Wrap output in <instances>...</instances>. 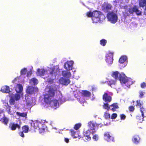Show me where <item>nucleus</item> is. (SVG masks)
Returning a JSON list of instances; mask_svg holds the SVG:
<instances>
[{"label":"nucleus","mask_w":146,"mask_h":146,"mask_svg":"<svg viewBox=\"0 0 146 146\" xmlns=\"http://www.w3.org/2000/svg\"><path fill=\"white\" fill-rule=\"evenodd\" d=\"M105 19L104 15L100 12L97 11H93V16L92 18L93 23H97Z\"/></svg>","instance_id":"1"},{"label":"nucleus","mask_w":146,"mask_h":146,"mask_svg":"<svg viewBox=\"0 0 146 146\" xmlns=\"http://www.w3.org/2000/svg\"><path fill=\"white\" fill-rule=\"evenodd\" d=\"M88 126L89 129L88 130L90 131L92 135H93L96 131V129L98 128L99 127H102L100 124L93 121H90L88 124Z\"/></svg>","instance_id":"2"},{"label":"nucleus","mask_w":146,"mask_h":146,"mask_svg":"<svg viewBox=\"0 0 146 146\" xmlns=\"http://www.w3.org/2000/svg\"><path fill=\"white\" fill-rule=\"evenodd\" d=\"M48 89L47 93L45 94L44 96V101H46L47 102H48V100L52 99L55 95V90L52 87L49 86L48 87Z\"/></svg>","instance_id":"3"},{"label":"nucleus","mask_w":146,"mask_h":146,"mask_svg":"<svg viewBox=\"0 0 146 146\" xmlns=\"http://www.w3.org/2000/svg\"><path fill=\"white\" fill-rule=\"evenodd\" d=\"M119 80L121 83H123L128 87H130L132 84V81L130 79H128L125 74H119Z\"/></svg>","instance_id":"4"},{"label":"nucleus","mask_w":146,"mask_h":146,"mask_svg":"<svg viewBox=\"0 0 146 146\" xmlns=\"http://www.w3.org/2000/svg\"><path fill=\"white\" fill-rule=\"evenodd\" d=\"M62 98H59L58 100L50 99L48 100V102H47L46 101H44V102L46 104H50L51 107L56 109L59 106L58 101L60 102L62 101Z\"/></svg>","instance_id":"5"},{"label":"nucleus","mask_w":146,"mask_h":146,"mask_svg":"<svg viewBox=\"0 0 146 146\" xmlns=\"http://www.w3.org/2000/svg\"><path fill=\"white\" fill-rule=\"evenodd\" d=\"M107 17L108 20L112 23H115L117 21V15L113 12L108 13L107 15Z\"/></svg>","instance_id":"6"},{"label":"nucleus","mask_w":146,"mask_h":146,"mask_svg":"<svg viewBox=\"0 0 146 146\" xmlns=\"http://www.w3.org/2000/svg\"><path fill=\"white\" fill-rule=\"evenodd\" d=\"M31 124V129L40 128L43 125V122L42 121L40 122L37 121H33L32 122Z\"/></svg>","instance_id":"7"},{"label":"nucleus","mask_w":146,"mask_h":146,"mask_svg":"<svg viewBox=\"0 0 146 146\" xmlns=\"http://www.w3.org/2000/svg\"><path fill=\"white\" fill-rule=\"evenodd\" d=\"M128 11L131 14H132L134 12L138 16L141 15L142 13V12L139 9L138 7L136 5H134L133 7L129 8Z\"/></svg>","instance_id":"8"},{"label":"nucleus","mask_w":146,"mask_h":146,"mask_svg":"<svg viewBox=\"0 0 146 146\" xmlns=\"http://www.w3.org/2000/svg\"><path fill=\"white\" fill-rule=\"evenodd\" d=\"M21 127L20 123H11L9 125V128L12 131H15L17 129H20Z\"/></svg>","instance_id":"9"},{"label":"nucleus","mask_w":146,"mask_h":146,"mask_svg":"<svg viewBox=\"0 0 146 146\" xmlns=\"http://www.w3.org/2000/svg\"><path fill=\"white\" fill-rule=\"evenodd\" d=\"M38 88L37 87H33L29 86L27 87L26 92L29 94H32L36 91H37Z\"/></svg>","instance_id":"10"},{"label":"nucleus","mask_w":146,"mask_h":146,"mask_svg":"<svg viewBox=\"0 0 146 146\" xmlns=\"http://www.w3.org/2000/svg\"><path fill=\"white\" fill-rule=\"evenodd\" d=\"M104 139L108 141H114V138L111 135L110 133L108 132H105L104 134Z\"/></svg>","instance_id":"11"},{"label":"nucleus","mask_w":146,"mask_h":146,"mask_svg":"<svg viewBox=\"0 0 146 146\" xmlns=\"http://www.w3.org/2000/svg\"><path fill=\"white\" fill-rule=\"evenodd\" d=\"M73 64L72 61L67 62L64 63V67L67 70L69 71L72 70Z\"/></svg>","instance_id":"12"},{"label":"nucleus","mask_w":146,"mask_h":146,"mask_svg":"<svg viewBox=\"0 0 146 146\" xmlns=\"http://www.w3.org/2000/svg\"><path fill=\"white\" fill-rule=\"evenodd\" d=\"M113 54L111 53H110L106 56V61L109 65L111 64L113 61Z\"/></svg>","instance_id":"13"},{"label":"nucleus","mask_w":146,"mask_h":146,"mask_svg":"<svg viewBox=\"0 0 146 146\" xmlns=\"http://www.w3.org/2000/svg\"><path fill=\"white\" fill-rule=\"evenodd\" d=\"M59 82L60 84L66 86L68 85L70 82L69 79L65 78L63 77L60 78L59 80Z\"/></svg>","instance_id":"14"},{"label":"nucleus","mask_w":146,"mask_h":146,"mask_svg":"<svg viewBox=\"0 0 146 146\" xmlns=\"http://www.w3.org/2000/svg\"><path fill=\"white\" fill-rule=\"evenodd\" d=\"M102 99L106 103L110 102L112 100L111 96L107 93H105L103 95Z\"/></svg>","instance_id":"15"},{"label":"nucleus","mask_w":146,"mask_h":146,"mask_svg":"<svg viewBox=\"0 0 146 146\" xmlns=\"http://www.w3.org/2000/svg\"><path fill=\"white\" fill-rule=\"evenodd\" d=\"M91 134H92L91 131L88 129L84 132V137L86 140L88 141H90L91 139V138L90 136Z\"/></svg>","instance_id":"16"},{"label":"nucleus","mask_w":146,"mask_h":146,"mask_svg":"<svg viewBox=\"0 0 146 146\" xmlns=\"http://www.w3.org/2000/svg\"><path fill=\"white\" fill-rule=\"evenodd\" d=\"M15 90L17 93H21L23 90V86L21 84H17L15 87Z\"/></svg>","instance_id":"17"},{"label":"nucleus","mask_w":146,"mask_h":146,"mask_svg":"<svg viewBox=\"0 0 146 146\" xmlns=\"http://www.w3.org/2000/svg\"><path fill=\"white\" fill-rule=\"evenodd\" d=\"M62 74L64 77L67 78H70L71 76V73L70 72L65 70L62 71Z\"/></svg>","instance_id":"18"},{"label":"nucleus","mask_w":146,"mask_h":146,"mask_svg":"<svg viewBox=\"0 0 146 146\" xmlns=\"http://www.w3.org/2000/svg\"><path fill=\"white\" fill-rule=\"evenodd\" d=\"M119 108L117 103H114L110 105V110H112L113 111H114Z\"/></svg>","instance_id":"19"},{"label":"nucleus","mask_w":146,"mask_h":146,"mask_svg":"<svg viewBox=\"0 0 146 146\" xmlns=\"http://www.w3.org/2000/svg\"><path fill=\"white\" fill-rule=\"evenodd\" d=\"M111 6L110 4H107L103 8V10L105 13H107L111 10Z\"/></svg>","instance_id":"20"},{"label":"nucleus","mask_w":146,"mask_h":146,"mask_svg":"<svg viewBox=\"0 0 146 146\" xmlns=\"http://www.w3.org/2000/svg\"><path fill=\"white\" fill-rule=\"evenodd\" d=\"M46 71L44 69L41 70L40 68L38 69L37 70V74L39 76H42L44 75Z\"/></svg>","instance_id":"21"},{"label":"nucleus","mask_w":146,"mask_h":146,"mask_svg":"<svg viewBox=\"0 0 146 146\" xmlns=\"http://www.w3.org/2000/svg\"><path fill=\"white\" fill-rule=\"evenodd\" d=\"M140 138L138 135H134L132 139V141L133 142L136 144H137L139 143Z\"/></svg>","instance_id":"22"},{"label":"nucleus","mask_w":146,"mask_h":146,"mask_svg":"<svg viewBox=\"0 0 146 146\" xmlns=\"http://www.w3.org/2000/svg\"><path fill=\"white\" fill-rule=\"evenodd\" d=\"M82 94L84 97H90L91 95V93L89 92L87 90L83 91Z\"/></svg>","instance_id":"23"},{"label":"nucleus","mask_w":146,"mask_h":146,"mask_svg":"<svg viewBox=\"0 0 146 146\" xmlns=\"http://www.w3.org/2000/svg\"><path fill=\"white\" fill-rule=\"evenodd\" d=\"M119 74H121L119 73L118 71L113 72L112 74V76L116 80L119 79Z\"/></svg>","instance_id":"24"},{"label":"nucleus","mask_w":146,"mask_h":146,"mask_svg":"<svg viewBox=\"0 0 146 146\" xmlns=\"http://www.w3.org/2000/svg\"><path fill=\"white\" fill-rule=\"evenodd\" d=\"M0 121L5 125H7L8 122V119L6 117L4 116L1 119Z\"/></svg>","instance_id":"25"},{"label":"nucleus","mask_w":146,"mask_h":146,"mask_svg":"<svg viewBox=\"0 0 146 146\" xmlns=\"http://www.w3.org/2000/svg\"><path fill=\"white\" fill-rule=\"evenodd\" d=\"M139 6L143 8L146 6V0H140L139 1Z\"/></svg>","instance_id":"26"},{"label":"nucleus","mask_w":146,"mask_h":146,"mask_svg":"<svg viewBox=\"0 0 146 146\" xmlns=\"http://www.w3.org/2000/svg\"><path fill=\"white\" fill-rule=\"evenodd\" d=\"M1 92L4 93H8L10 92V90L9 86H6L2 88L1 90Z\"/></svg>","instance_id":"27"},{"label":"nucleus","mask_w":146,"mask_h":146,"mask_svg":"<svg viewBox=\"0 0 146 146\" xmlns=\"http://www.w3.org/2000/svg\"><path fill=\"white\" fill-rule=\"evenodd\" d=\"M127 59V57L126 56H123L119 58V61L120 63H123L125 62Z\"/></svg>","instance_id":"28"},{"label":"nucleus","mask_w":146,"mask_h":146,"mask_svg":"<svg viewBox=\"0 0 146 146\" xmlns=\"http://www.w3.org/2000/svg\"><path fill=\"white\" fill-rule=\"evenodd\" d=\"M16 114L19 117H26L27 116V113H20L18 112H16Z\"/></svg>","instance_id":"29"},{"label":"nucleus","mask_w":146,"mask_h":146,"mask_svg":"<svg viewBox=\"0 0 146 146\" xmlns=\"http://www.w3.org/2000/svg\"><path fill=\"white\" fill-rule=\"evenodd\" d=\"M22 129L23 132H24V133H26L28 132L29 127L28 125H25L22 126Z\"/></svg>","instance_id":"30"},{"label":"nucleus","mask_w":146,"mask_h":146,"mask_svg":"<svg viewBox=\"0 0 146 146\" xmlns=\"http://www.w3.org/2000/svg\"><path fill=\"white\" fill-rule=\"evenodd\" d=\"M71 132V136H72L74 138H76L79 136V135H76V132L74 131V130L71 129L70 130Z\"/></svg>","instance_id":"31"},{"label":"nucleus","mask_w":146,"mask_h":146,"mask_svg":"<svg viewBox=\"0 0 146 146\" xmlns=\"http://www.w3.org/2000/svg\"><path fill=\"white\" fill-rule=\"evenodd\" d=\"M108 103L106 102L105 103H104L103 107L104 109L109 110L110 109V106H109Z\"/></svg>","instance_id":"32"},{"label":"nucleus","mask_w":146,"mask_h":146,"mask_svg":"<svg viewBox=\"0 0 146 146\" xmlns=\"http://www.w3.org/2000/svg\"><path fill=\"white\" fill-rule=\"evenodd\" d=\"M104 117L106 119H109L110 118V115L109 113L106 112L104 113Z\"/></svg>","instance_id":"33"},{"label":"nucleus","mask_w":146,"mask_h":146,"mask_svg":"<svg viewBox=\"0 0 146 146\" xmlns=\"http://www.w3.org/2000/svg\"><path fill=\"white\" fill-rule=\"evenodd\" d=\"M106 43L107 41L105 39H102L100 41V44L103 46H105Z\"/></svg>","instance_id":"34"},{"label":"nucleus","mask_w":146,"mask_h":146,"mask_svg":"<svg viewBox=\"0 0 146 146\" xmlns=\"http://www.w3.org/2000/svg\"><path fill=\"white\" fill-rule=\"evenodd\" d=\"M144 117V116H142L141 115V116H137L136 117V119L139 122H141L143 120V119Z\"/></svg>","instance_id":"35"},{"label":"nucleus","mask_w":146,"mask_h":146,"mask_svg":"<svg viewBox=\"0 0 146 146\" xmlns=\"http://www.w3.org/2000/svg\"><path fill=\"white\" fill-rule=\"evenodd\" d=\"M31 81L33 83L34 85H36L38 83V80L35 78H32L31 79Z\"/></svg>","instance_id":"36"},{"label":"nucleus","mask_w":146,"mask_h":146,"mask_svg":"<svg viewBox=\"0 0 146 146\" xmlns=\"http://www.w3.org/2000/svg\"><path fill=\"white\" fill-rule=\"evenodd\" d=\"M27 71V68H24L21 70V75H25V74Z\"/></svg>","instance_id":"37"},{"label":"nucleus","mask_w":146,"mask_h":146,"mask_svg":"<svg viewBox=\"0 0 146 146\" xmlns=\"http://www.w3.org/2000/svg\"><path fill=\"white\" fill-rule=\"evenodd\" d=\"M15 100L16 101L19 100L20 98V96L17 94H15L14 95Z\"/></svg>","instance_id":"38"},{"label":"nucleus","mask_w":146,"mask_h":146,"mask_svg":"<svg viewBox=\"0 0 146 146\" xmlns=\"http://www.w3.org/2000/svg\"><path fill=\"white\" fill-rule=\"evenodd\" d=\"M9 102L11 105H14L15 103V99L13 98H10L9 100Z\"/></svg>","instance_id":"39"},{"label":"nucleus","mask_w":146,"mask_h":146,"mask_svg":"<svg viewBox=\"0 0 146 146\" xmlns=\"http://www.w3.org/2000/svg\"><path fill=\"white\" fill-rule=\"evenodd\" d=\"M140 111L141 113V115L143 116L144 115V113L146 111L145 109L143 107L140 108Z\"/></svg>","instance_id":"40"},{"label":"nucleus","mask_w":146,"mask_h":146,"mask_svg":"<svg viewBox=\"0 0 146 146\" xmlns=\"http://www.w3.org/2000/svg\"><path fill=\"white\" fill-rule=\"evenodd\" d=\"M93 12H92L91 11L88 12L86 13V15L88 17H92L93 16Z\"/></svg>","instance_id":"41"},{"label":"nucleus","mask_w":146,"mask_h":146,"mask_svg":"<svg viewBox=\"0 0 146 146\" xmlns=\"http://www.w3.org/2000/svg\"><path fill=\"white\" fill-rule=\"evenodd\" d=\"M81 126V124L80 123H77L75 125L74 127V128L76 130L78 129Z\"/></svg>","instance_id":"42"},{"label":"nucleus","mask_w":146,"mask_h":146,"mask_svg":"<svg viewBox=\"0 0 146 146\" xmlns=\"http://www.w3.org/2000/svg\"><path fill=\"white\" fill-rule=\"evenodd\" d=\"M98 135L97 134H95L93 135L92 137V139L94 141H97L98 139Z\"/></svg>","instance_id":"43"},{"label":"nucleus","mask_w":146,"mask_h":146,"mask_svg":"<svg viewBox=\"0 0 146 146\" xmlns=\"http://www.w3.org/2000/svg\"><path fill=\"white\" fill-rule=\"evenodd\" d=\"M136 102V106H138L139 108H141L142 106V105L140 102V100H137Z\"/></svg>","instance_id":"44"},{"label":"nucleus","mask_w":146,"mask_h":146,"mask_svg":"<svg viewBox=\"0 0 146 146\" xmlns=\"http://www.w3.org/2000/svg\"><path fill=\"white\" fill-rule=\"evenodd\" d=\"M44 127L43 126L42 128H38L39 132L40 133H42L44 132L45 129L43 128Z\"/></svg>","instance_id":"45"},{"label":"nucleus","mask_w":146,"mask_h":146,"mask_svg":"<svg viewBox=\"0 0 146 146\" xmlns=\"http://www.w3.org/2000/svg\"><path fill=\"white\" fill-rule=\"evenodd\" d=\"M141 87L142 88H146V83L143 82L141 84Z\"/></svg>","instance_id":"46"},{"label":"nucleus","mask_w":146,"mask_h":146,"mask_svg":"<svg viewBox=\"0 0 146 146\" xmlns=\"http://www.w3.org/2000/svg\"><path fill=\"white\" fill-rule=\"evenodd\" d=\"M129 110L130 111L133 112L134 110V107L133 106H130L129 107Z\"/></svg>","instance_id":"47"},{"label":"nucleus","mask_w":146,"mask_h":146,"mask_svg":"<svg viewBox=\"0 0 146 146\" xmlns=\"http://www.w3.org/2000/svg\"><path fill=\"white\" fill-rule=\"evenodd\" d=\"M120 117L121 120H124L126 118V116L123 114H120Z\"/></svg>","instance_id":"48"},{"label":"nucleus","mask_w":146,"mask_h":146,"mask_svg":"<svg viewBox=\"0 0 146 146\" xmlns=\"http://www.w3.org/2000/svg\"><path fill=\"white\" fill-rule=\"evenodd\" d=\"M117 116V115L116 113H113L111 115V119H115Z\"/></svg>","instance_id":"49"},{"label":"nucleus","mask_w":146,"mask_h":146,"mask_svg":"<svg viewBox=\"0 0 146 146\" xmlns=\"http://www.w3.org/2000/svg\"><path fill=\"white\" fill-rule=\"evenodd\" d=\"M144 92H143L142 91H140L139 92V97L140 98H142L144 95Z\"/></svg>","instance_id":"50"},{"label":"nucleus","mask_w":146,"mask_h":146,"mask_svg":"<svg viewBox=\"0 0 146 146\" xmlns=\"http://www.w3.org/2000/svg\"><path fill=\"white\" fill-rule=\"evenodd\" d=\"M7 108H6L7 111L8 112H9L10 110V106L8 105V104H7L6 105H5Z\"/></svg>","instance_id":"51"},{"label":"nucleus","mask_w":146,"mask_h":146,"mask_svg":"<svg viewBox=\"0 0 146 146\" xmlns=\"http://www.w3.org/2000/svg\"><path fill=\"white\" fill-rule=\"evenodd\" d=\"M24 133V132H23V131H20L19 134V135L21 136V137H24V135L23 133Z\"/></svg>","instance_id":"52"},{"label":"nucleus","mask_w":146,"mask_h":146,"mask_svg":"<svg viewBox=\"0 0 146 146\" xmlns=\"http://www.w3.org/2000/svg\"><path fill=\"white\" fill-rule=\"evenodd\" d=\"M85 101V100L83 98H80L79 99V101L81 103H84Z\"/></svg>","instance_id":"53"},{"label":"nucleus","mask_w":146,"mask_h":146,"mask_svg":"<svg viewBox=\"0 0 146 146\" xmlns=\"http://www.w3.org/2000/svg\"><path fill=\"white\" fill-rule=\"evenodd\" d=\"M54 68H52L51 69V71L49 73L50 74L52 75V76H53V74H54Z\"/></svg>","instance_id":"54"},{"label":"nucleus","mask_w":146,"mask_h":146,"mask_svg":"<svg viewBox=\"0 0 146 146\" xmlns=\"http://www.w3.org/2000/svg\"><path fill=\"white\" fill-rule=\"evenodd\" d=\"M32 72L31 71L28 72L27 74V76H30L31 75V74H32Z\"/></svg>","instance_id":"55"},{"label":"nucleus","mask_w":146,"mask_h":146,"mask_svg":"<svg viewBox=\"0 0 146 146\" xmlns=\"http://www.w3.org/2000/svg\"><path fill=\"white\" fill-rule=\"evenodd\" d=\"M64 141L66 143H68L69 142V139L67 138H64Z\"/></svg>","instance_id":"56"},{"label":"nucleus","mask_w":146,"mask_h":146,"mask_svg":"<svg viewBox=\"0 0 146 146\" xmlns=\"http://www.w3.org/2000/svg\"><path fill=\"white\" fill-rule=\"evenodd\" d=\"M53 82V80L52 79H51V80H49V81H48V82H49V83H52Z\"/></svg>","instance_id":"57"}]
</instances>
